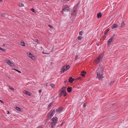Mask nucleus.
Returning a JSON list of instances; mask_svg holds the SVG:
<instances>
[{"label":"nucleus","instance_id":"obj_42","mask_svg":"<svg viewBox=\"0 0 128 128\" xmlns=\"http://www.w3.org/2000/svg\"><path fill=\"white\" fill-rule=\"evenodd\" d=\"M0 101L1 102V103H3V101L2 100H0Z\"/></svg>","mask_w":128,"mask_h":128},{"label":"nucleus","instance_id":"obj_18","mask_svg":"<svg viewBox=\"0 0 128 128\" xmlns=\"http://www.w3.org/2000/svg\"><path fill=\"white\" fill-rule=\"evenodd\" d=\"M16 110H18L19 111H21V108L18 107L16 106Z\"/></svg>","mask_w":128,"mask_h":128},{"label":"nucleus","instance_id":"obj_38","mask_svg":"<svg viewBox=\"0 0 128 128\" xmlns=\"http://www.w3.org/2000/svg\"><path fill=\"white\" fill-rule=\"evenodd\" d=\"M77 56H76V58H75V60H77L78 59V58H77Z\"/></svg>","mask_w":128,"mask_h":128},{"label":"nucleus","instance_id":"obj_48","mask_svg":"<svg viewBox=\"0 0 128 128\" xmlns=\"http://www.w3.org/2000/svg\"><path fill=\"white\" fill-rule=\"evenodd\" d=\"M0 1L1 2H2V0H0Z\"/></svg>","mask_w":128,"mask_h":128},{"label":"nucleus","instance_id":"obj_40","mask_svg":"<svg viewBox=\"0 0 128 128\" xmlns=\"http://www.w3.org/2000/svg\"><path fill=\"white\" fill-rule=\"evenodd\" d=\"M38 92L39 93H40L41 92V90H38Z\"/></svg>","mask_w":128,"mask_h":128},{"label":"nucleus","instance_id":"obj_44","mask_svg":"<svg viewBox=\"0 0 128 128\" xmlns=\"http://www.w3.org/2000/svg\"><path fill=\"white\" fill-rule=\"evenodd\" d=\"M68 82V81L66 80V81H64V83H66V82Z\"/></svg>","mask_w":128,"mask_h":128},{"label":"nucleus","instance_id":"obj_47","mask_svg":"<svg viewBox=\"0 0 128 128\" xmlns=\"http://www.w3.org/2000/svg\"><path fill=\"white\" fill-rule=\"evenodd\" d=\"M63 123H62V124H61L60 125L61 126H62V124H63Z\"/></svg>","mask_w":128,"mask_h":128},{"label":"nucleus","instance_id":"obj_16","mask_svg":"<svg viewBox=\"0 0 128 128\" xmlns=\"http://www.w3.org/2000/svg\"><path fill=\"white\" fill-rule=\"evenodd\" d=\"M125 24L124 21H122L121 23L120 27L122 28L124 27Z\"/></svg>","mask_w":128,"mask_h":128},{"label":"nucleus","instance_id":"obj_22","mask_svg":"<svg viewBox=\"0 0 128 128\" xmlns=\"http://www.w3.org/2000/svg\"><path fill=\"white\" fill-rule=\"evenodd\" d=\"M21 45L23 46H25V44L24 42H21Z\"/></svg>","mask_w":128,"mask_h":128},{"label":"nucleus","instance_id":"obj_10","mask_svg":"<svg viewBox=\"0 0 128 128\" xmlns=\"http://www.w3.org/2000/svg\"><path fill=\"white\" fill-rule=\"evenodd\" d=\"M7 62L8 64L10 65V66H14L15 65L14 64H13L12 62L10 60H8L7 61Z\"/></svg>","mask_w":128,"mask_h":128},{"label":"nucleus","instance_id":"obj_3","mask_svg":"<svg viewBox=\"0 0 128 128\" xmlns=\"http://www.w3.org/2000/svg\"><path fill=\"white\" fill-rule=\"evenodd\" d=\"M52 122L51 123V127L53 128L55 126L58 121V119L56 117H54L52 118Z\"/></svg>","mask_w":128,"mask_h":128},{"label":"nucleus","instance_id":"obj_28","mask_svg":"<svg viewBox=\"0 0 128 128\" xmlns=\"http://www.w3.org/2000/svg\"><path fill=\"white\" fill-rule=\"evenodd\" d=\"M50 85L52 88L54 87V84H50Z\"/></svg>","mask_w":128,"mask_h":128},{"label":"nucleus","instance_id":"obj_19","mask_svg":"<svg viewBox=\"0 0 128 128\" xmlns=\"http://www.w3.org/2000/svg\"><path fill=\"white\" fill-rule=\"evenodd\" d=\"M52 103H50L49 104L48 106V109H50V108L52 106Z\"/></svg>","mask_w":128,"mask_h":128},{"label":"nucleus","instance_id":"obj_43","mask_svg":"<svg viewBox=\"0 0 128 128\" xmlns=\"http://www.w3.org/2000/svg\"><path fill=\"white\" fill-rule=\"evenodd\" d=\"M83 106H84V107H85L86 106V105L85 104H84L83 105Z\"/></svg>","mask_w":128,"mask_h":128},{"label":"nucleus","instance_id":"obj_6","mask_svg":"<svg viewBox=\"0 0 128 128\" xmlns=\"http://www.w3.org/2000/svg\"><path fill=\"white\" fill-rule=\"evenodd\" d=\"M69 9V7L68 6L66 5H63L62 7V10L61 12L63 14L64 12H68Z\"/></svg>","mask_w":128,"mask_h":128},{"label":"nucleus","instance_id":"obj_2","mask_svg":"<svg viewBox=\"0 0 128 128\" xmlns=\"http://www.w3.org/2000/svg\"><path fill=\"white\" fill-rule=\"evenodd\" d=\"M103 56L102 54H100L94 60V64H97L102 62L103 60Z\"/></svg>","mask_w":128,"mask_h":128},{"label":"nucleus","instance_id":"obj_37","mask_svg":"<svg viewBox=\"0 0 128 128\" xmlns=\"http://www.w3.org/2000/svg\"><path fill=\"white\" fill-rule=\"evenodd\" d=\"M82 79V78L81 77H79L78 78V79L81 80Z\"/></svg>","mask_w":128,"mask_h":128},{"label":"nucleus","instance_id":"obj_20","mask_svg":"<svg viewBox=\"0 0 128 128\" xmlns=\"http://www.w3.org/2000/svg\"><path fill=\"white\" fill-rule=\"evenodd\" d=\"M19 6L20 7H23L24 6V4L22 3H20L19 4Z\"/></svg>","mask_w":128,"mask_h":128},{"label":"nucleus","instance_id":"obj_23","mask_svg":"<svg viewBox=\"0 0 128 128\" xmlns=\"http://www.w3.org/2000/svg\"><path fill=\"white\" fill-rule=\"evenodd\" d=\"M26 94L29 96H30L31 95L30 94V93L29 92L27 91H26Z\"/></svg>","mask_w":128,"mask_h":128},{"label":"nucleus","instance_id":"obj_32","mask_svg":"<svg viewBox=\"0 0 128 128\" xmlns=\"http://www.w3.org/2000/svg\"><path fill=\"white\" fill-rule=\"evenodd\" d=\"M42 54H49V53H46V52H42Z\"/></svg>","mask_w":128,"mask_h":128},{"label":"nucleus","instance_id":"obj_8","mask_svg":"<svg viewBox=\"0 0 128 128\" xmlns=\"http://www.w3.org/2000/svg\"><path fill=\"white\" fill-rule=\"evenodd\" d=\"M114 39V37H112L108 40V45L109 46H110L111 45V43L112 42Z\"/></svg>","mask_w":128,"mask_h":128},{"label":"nucleus","instance_id":"obj_5","mask_svg":"<svg viewBox=\"0 0 128 128\" xmlns=\"http://www.w3.org/2000/svg\"><path fill=\"white\" fill-rule=\"evenodd\" d=\"M55 112L54 110H52L48 114V119L50 118L53 116Z\"/></svg>","mask_w":128,"mask_h":128},{"label":"nucleus","instance_id":"obj_36","mask_svg":"<svg viewBox=\"0 0 128 128\" xmlns=\"http://www.w3.org/2000/svg\"><path fill=\"white\" fill-rule=\"evenodd\" d=\"M82 31L80 32L79 33V34L80 35H82Z\"/></svg>","mask_w":128,"mask_h":128},{"label":"nucleus","instance_id":"obj_34","mask_svg":"<svg viewBox=\"0 0 128 128\" xmlns=\"http://www.w3.org/2000/svg\"><path fill=\"white\" fill-rule=\"evenodd\" d=\"M114 83V81H112L111 82H110V86L112 84H113Z\"/></svg>","mask_w":128,"mask_h":128},{"label":"nucleus","instance_id":"obj_35","mask_svg":"<svg viewBox=\"0 0 128 128\" xmlns=\"http://www.w3.org/2000/svg\"><path fill=\"white\" fill-rule=\"evenodd\" d=\"M5 14H1V16H2L4 17L5 16Z\"/></svg>","mask_w":128,"mask_h":128},{"label":"nucleus","instance_id":"obj_7","mask_svg":"<svg viewBox=\"0 0 128 128\" xmlns=\"http://www.w3.org/2000/svg\"><path fill=\"white\" fill-rule=\"evenodd\" d=\"M76 6H74V7L73 9L72 10L71 13V14L72 15H75L76 14Z\"/></svg>","mask_w":128,"mask_h":128},{"label":"nucleus","instance_id":"obj_46","mask_svg":"<svg viewBox=\"0 0 128 128\" xmlns=\"http://www.w3.org/2000/svg\"><path fill=\"white\" fill-rule=\"evenodd\" d=\"M36 128H41L40 127H37Z\"/></svg>","mask_w":128,"mask_h":128},{"label":"nucleus","instance_id":"obj_29","mask_svg":"<svg viewBox=\"0 0 128 128\" xmlns=\"http://www.w3.org/2000/svg\"><path fill=\"white\" fill-rule=\"evenodd\" d=\"M35 40H36V41H34L36 42H37V43H38L39 44L40 43L38 39H36Z\"/></svg>","mask_w":128,"mask_h":128},{"label":"nucleus","instance_id":"obj_15","mask_svg":"<svg viewBox=\"0 0 128 128\" xmlns=\"http://www.w3.org/2000/svg\"><path fill=\"white\" fill-rule=\"evenodd\" d=\"M72 88L71 87H69L67 88V92H70L72 91Z\"/></svg>","mask_w":128,"mask_h":128},{"label":"nucleus","instance_id":"obj_31","mask_svg":"<svg viewBox=\"0 0 128 128\" xmlns=\"http://www.w3.org/2000/svg\"><path fill=\"white\" fill-rule=\"evenodd\" d=\"M29 56L32 58H33L34 57V56L32 54L30 56Z\"/></svg>","mask_w":128,"mask_h":128},{"label":"nucleus","instance_id":"obj_21","mask_svg":"<svg viewBox=\"0 0 128 128\" xmlns=\"http://www.w3.org/2000/svg\"><path fill=\"white\" fill-rule=\"evenodd\" d=\"M12 70H16V71H17L18 72H19V73H21V71H20L19 70H17V69H16L15 68H12Z\"/></svg>","mask_w":128,"mask_h":128},{"label":"nucleus","instance_id":"obj_9","mask_svg":"<svg viewBox=\"0 0 128 128\" xmlns=\"http://www.w3.org/2000/svg\"><path fill=\"white\" fill-rule=\"evenodd\" d=\"M66 87L64 86L62 88V91L59 94L60 96H61V94L63 93L64 92H66Z\"/></svg>","mask_w":128,"mask_h":128},{"label":"nucleus","instance_id":"obj_11","mask_svg":"<svg viewBox=\"0 0 128 128\" xmlns=\"http://www.w3.org/2000/svg\"><path fill=\"white\" fill-rule=\"evenodd\" d=\"M118 24H114L112 25V28L113 29L117 28H118Z\"/></svg>","mask_w":128,"mask_h":128},{"label":"nucleus","instance_id":"obj_26","mask_svg":"<svg viewBox=\"0 0 128 128\" xmlns=\"http://www.w3.org/2000/svg\"><path fill=\"white\" fill-rule=\"evenodd\" d=\"M48 26L50 28H52V29H53L54 28V27L52 26L51 25H48Z\"/></svg>","mask_w":128,"mask_h":128},{"label":"nucleus","instance_id":"obj_4","mask_svg":"<svg viewBox=\"0 0 128 128\" xmlns=\"http://www.w3.org/2000/svg\"><path fill=\"white\" fill-rule=\"evenodd\" d=\"M70 68V66L69 65H68L67 66H63L61 70V72L62 74L63 73L65 72L67 70L69 69Z\"/></svg>","mask_w":128,"mask_h":128},{"label":"nucleus","instance_id":"obj_41","mask_svg":"<svg viewBox=\"0 0 128 128\" xmlns=\"http://www.w3.org/2000/svg\"><path fill=\"white\" fill-rule=\"evenodd\" d=\"M7 114H10V112L9 111H8L7 112Z\"/></svg>","mask_w":128,"mask_h":128},{"label":"nucleus","instance_id":"obj_27","mask_svg":"<svg viewBox=\"0 0 128 128\" xmlns=\"http://www.w3.org/2000/svg\"><path fill=\"white\" fill-rule=\"evenodd\" d=\"M27 54H29L30 56L32 55V54L30 52H26Z\"/></svg>","mask_w":128,"mask_h":128},{"label":"nucleus","instance_id":"obj_30","mask_svg":"<svg viewBox=\"0 0 128 128\" xmlns=\"http://www.w3.org/2000/svg\"><path fill=\"white\" fill-rule=\"evenodd\" d=\"M9 88L12 90H14V89L12 87L9 86Z\"/></svg>","mask_w":128,"mask_h":128},{"label":"nucleus","instance_id":"obj_13","mask_svg":"<svg viewBox=\"0 0 128 128\" xmlns=\"http://www.w3.org/2000/svg\"><path fill=\"white\" fill-rule=\"evenodd\" d=\"M62 108L59 107L57 110V111L60 113L62 110Z\"/></svg>","mask_w":128,"mask_h":128},{"label":"nucleus","instance_id":"obj_25","mask_svg":"<svg viewBox=\"0 0 128 128\" xmlns=\"http://www.w3.org/2000/svg\"><path fill=\"white\" fill-rule=\"evenodd\" d=\"M82 37L81 36H78V38L79 40H81L82 38Z\"/></svg>","mask_w":128,"mask_h":128},{"label":"nucleus","instance_id":"obj_33","mask_svg":"<svg viewBox=\"0 0 128 128\" xmlns=\"http://www.w3.org/2000/svg\"><path fill=\"white\" fill-rule=\"evenodd\" d=\"M31 10L33 12H35V10H34V8H31Z\"/></svg>","mask_w":128,"mask_h":128},{"label":"nucleus","instance_id":"obj_12","mask_svg":"<svg viewBox=\"0 0 128 128\" xmlns=\"http://www.w3.org/2000/svg\"><path fill=\"white\" fill-rule=\"evenodd\" d=\"M74 80V78H72L71 77H70L69 79L68 80V81L70 83H72Z\"/></svg>","mask_w":128,"mask_h":128},{"label":"nucleus","instance_id":"obj_14","mask_svg":"<svg viewBox=\"0 0 128 128\" xmlns=\"http://www.w3.org/2000/svg\"><path fill=\"white\" fill-rule=\"evenodd\" d=\"M86 74V72H85L83 71L81 72L80 74L82 77H84L85 76Z\"/></svg>","mask_w":128,"mask_h":128},{"label":"nucleus","instance_id":"obj_45","mask_svg":"<svg viewBox=\"0 0 128 128\" xmlns=\"http://www.w3.org/2000/svg\"><path fill=\"white\" fill-rule=\"evenodd\" d=\"M2 48L0 47V50H2Z\"/></svg>","mask_w":128,"mask_h":128},{"label":"nucleus","instance_id":"obj_39","mask_svg":"<svg viewBox=\"0 0 128 128\" xmlns=\"http://www.w3.org/2000/svg\"><path fill=\"white\" fill-rule=\"evenodd\" d=\"M2 50L4 52L6 50H5L3 48H2Z\"/></svg>","mask_w":128,"mask_h":128},{"label":"nucleus","instance_id":"obj_24","mask_svg":"<svg viewBox=\"0 0 128 128\" xmlns=\"http://www.w3.org/2000/svg\"><path fill=\"white\" fill-rule=\"evenodd\" d=\"M63 93L64 94V97L66 96V95H67L66 92V91L64 92H63Z\"/></svg>","mask_w":128,"mask_h":128},{"label":"nucleus","instance_id":"obj_1","mask_svg":"<svg viewBox=\"0 0 128 128\" xmlns=\"http://www.w3.org/2000/svg\"><path fill=\"white\" fill-rule=\"evenodd\" d=\"M103 66L101 65H100L98 67L97 70L96 78L100 80H102L104 76L103 74Z\"/></svg>","mask_w":128,"mask_h":128},{"label":"nucleus","instance_id":"obj_17","mask_svg":"<svg viewBox=\"0 0 128 128\" xmlns=\"http://www.w3.org/2000/svg\"><path fill=\"white\" fill-rule=\"evenodd\" d=\"M102 14L101 12H99L97 14V17L98 18H100L101 17Z\"/></svg>","mask_w":128,"mask_h":128}]
</instances>
